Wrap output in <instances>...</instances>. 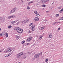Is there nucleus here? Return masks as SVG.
I'll return each instance as SVG.
<instances>
[{
	"label": "nucleus",
	"instance_id": "nucleus-4",
	"mask_svg": "<svg viewBox=\"0 0 63 63\" xmlns=\"http://www.w3.org/2000/svg\"><path fill=\"white\" fill-rule=\"evenodd\" d=\"M32 37L31 36H30L28 37L27 41L28 42H30L31 41V40H32Z\"/></svg>",
	"mask_w": 63,
	"mask_h": 63
},
{
	"label": "nucleus",
	"instance_id": "nucleus-42",
	"mask_svg": "<svg viewBox=\"0 0 63 63\" xmlns=\"http://www.w3.org/2000/svg\"><path fill=\"white\" fill-rule=\"evenodd\" d=\"M60 23V22H57V23Z\"/></svg>",
	"mask_w": 63,
	"mask_h": 63
},
{
	"label": "nucleus",
	"instance_id": "nucleus-9",
	"mask_svg": "<svg viewBox=\"0 0 63 63\" xmlns=\"http://www.w3.org/2000/svg\"><path fill=\"white\" fill-rule=\"evenodd\" d=\"M16 10V9H15V8L14 9H13L10 12V14H11V13H14V12H15V11Z\"/></svg>",
	"mask_w": 63,
	"mask_h": 63
},
{
	"label": "nucleus",
	"instance_id": "nucleus-39",
	"mask_svg": "<svg viewBox=\"0 0 63 63\" xmlns=\"http://www.w3.org/2000/svg\"><path fill=\"white\" fill-rule=\"evenodd\" d=\"M12 22V23H15V21Z\"/></svg>",
	"mask_w": 63,
	"mask_h": 63
},
{
	"label": "nucleus",
	"instance_id": "nucleus-3",
	"mask_svg": "<svg viewBox=\"0 0 63 63\" xmlns=\"http://www.w3.org/2000/svg\"><path fill=\"white\" fill-rule=\"evenodd\" d=\"M48 37L49 38H51L52 37V33H49L48 35Z\"/></svg>",
	"mask_w": 63,
	"mask_h": 63
},
{
	"label": "nucleus",
	"instance_id": "nucleus-50",
	"mask_svg": "<svg viewBox=\"0 0 63 63\" xmlns=\"http://www.w3.org/2000/svg\"><path fill=\"white\" fill-rule=\"evenodd\" d=\"M27 0V1H28V0Z\"/></svg>",
	"mask_w": 63,
	"mask_h": 63
},
{
	"label": "nucleus",
	"instance_id": "nucleus-25",
	"mask_svg": "<svg viewBox=\"0 0 63 63\" xmlns=\"http://www.w3.org/2000/svg\"><path fill=\"white\" fill-rule=\"evenodd\" d=\"M59 16V15L58 14H56V16L57 17L58 16Z\"/></svg>",
	"mask_w": 63,
	"mask_h": 63
},
{
	"label": "nucleus",
	"instance_id": "nucleus-15",
	"mask_svg": "<svg viewBox=\"0 0 63 63\" xmlns=\"http://www.w3.org/2000/svg\"><path fill=\"white\" fill-rule=\"evenodd\" d=\"M16 39H17V40H18V39L19 38V36L17 35L16 36Z\"/></svg>",
	"mask_w": 63,
	"mask_h": 63
},
{
	"label": "nucleus",
	"instance_id": "nucleus-19",
	"mask_svg": "<svg viewBox=\"0 0 63 63\" xmlns=\"http://www.w3.org/2000/svg\"><path fill=\"white\" fill-rule=\"evenodd\" d=\"M63 8L59 12L60 13H62V12H63Z\"/></svg>",
	"mask_w": 63,
	"mask_h": 63
},
{
	"label": "nucleus",
	"instance_id": "nucleus-8",
	"mask_svg": "<svg viewBox=\"0 0 63 63\" xmlns=\"http://www.w3.org/2000/svg\"><path fill=\"white\" fill-rule=\"evenodd\" d=\"M28 21H28V19H26L25 20H24V22L26 23H27V22H28Z\"/></svg>",
	"mask_w": 63,
	"mask_h": 63
},
{
	"label": "nucleus",
	"instance_id": "nucleus-33",
	"mask_svg": "<svg viewBox=\"0 0 63 63\" xmlns=\"http://www.w3.org/2000/svg\"><path fill=\"white\" fill-rule=\"evenodd\" d=\"M57 23L56 22H55L54 23V24H56Z\"/></svg>",
	"mask_w": 63,
	"mask_h": 63
},
{
	"label": "nucleus",
	"instance_id": "nucleus-1",
	"mask_svg": "<svg viewBox=\"0 0 63 63\" xmlns=\"http://www.w3.org/2000/svg\"><path fill=\"white\" fill-rule=\"evenodd\" d=\"M14 30H16L17 32L19 33H21L23 32V30L21 29L19 27L15 28Z\"/></svg>",
	"mask_w": 63,
	"mask_h": 63
},
{
	"label": "nucleus",
	"instance_id": "nucleus-6",
	"mask_svg": "<svg viewBox=\"0 0 63 63\" xmlns=\"http://www.w3.org/2000/svg\"><path fill=\"white\" fill-rule=\"evenodd\" d=\"M39 56H40V54H36L34 56V57L36 58H37V57H39Z\"/></svg>",
	"mask_w": 63,
	"mask_h": 63
},
{
	"label": "nucleus",
	"instance_id": "nucleus-17",
	"mask_svg": "<svg viewBox=\"0 0 63 63\" xmlns=\"http://www.w3.org/2000/svg\"><path fill=\"white\" fill-rule=\"evenodd\" d=\"M32 31H34L35 30V28H32Z\"/></svg>",
	"mask_w": 63,
	"mask_h": 63
},
{
	"label": "nucleus",
	"instance_id": "nucleus-35",
	"mask_svg": "<svg viewBox=\"0 0 63 63\" xmlns=\"http://www.w3.org/2000/svg\"><path fill=\"white\" fill-rule=\"evenodd\" d=\"M60 29V28H59L58 29V30H59Z\"/></svg>",
	"mask_w": 63,
	"mask_h": 63
},
{
	"label": "nucleus",
	"instance_id": "nucleus-36",
	"mask_svg": "<svg viewBox=\"0 0 63 63\" xmlns=\"http://www.w3.org/2000/svg\"><path fill=\"white\" fill-rule=\"evenodd\" d=\"M2 34H0V36H2Z\"/></svg>",
	"mask_w": 63,
	"mask_h": 63
},
{
	"label": "nucleus",
	"instance_id": "nucleus-24",
	"mask_svg": "<svg viewBox=\"0 0 63 63\" xmlns=\"http://www.w3.org/2000/svg\"><path fill=\"white\" fill-rule=\"evenodd\" d=\"M25 42V41H22V44H24V42Z\"/></svg>",
	"mask_w": 63,
	"mask_h": 63
},
{
	"label": "nucleus",
	"instance_id": "nucleus-46",
	"mask_svg": "<svg viewBox=\"0 0 63 63\" xmlns=\"http://www.w3.org/2000/svg\"><path fill=\"white\" fill-rule=\"evenodd\" d=\"M1 31V28H0V31Z\"/></svg>",
	"mask_w": 63,
	"mask_h": 63
},
{
	"label": "nucleus",
	"instance_id": "nucleus-29",
	"mask_svg": "<svg viewBox=\"0 0 63 63\" xmlns=\"http://www.w3.org/2000/svg\"><path fill=\"white\" fill-rule=\"evenodd\" d=\"M11 55V54L10 53L9 54H8V56H10Z\"/></svg>",
	"mask_w": 63,
	"mask_h": 63
},
{
	"label": "nucleus",
	"instance_id": "nucleus-16",
	"mask_svg": "<svg viewBox=\"0 0 63 63\" xmlns=\"http://www.w3.org/2000/svg\"><path fill=\"white\" fill-rule=\"evenodd\" d=\"M5 34L6 37H8V33H6Z\"/></svg>",
	"mask_w": 63,
	"mask_h": 63
},
{
	"label": "nucleus",
	"instance_id": "nucleus-2",
	"mask_svg": "<svg viewBox=\"0 0 63 63\" xmlns=\"http://www.w3.org/2000/svg\"><path fill=\"white\" fill-rule=\"evenodd\" d=\"M13 50V49L12 48H9L8 49L5 50L4 51V53H7V52H11Z\"/></svg>",
	"mask_w": 63,
	"mask_h": 63
},
{
	"label": "nucleus",
	"instance_id": "nucleus-32",
	"mask_svg": "<svg viewBox=\"0 0 63 63\" xmlns=\"http://www.w3.org/2000/svg\"><path fill=\"white\" fill-rule=\"evenodd\" d=\"M8 55H6L5 56V57H8Z\"/></svg>",
	"mask_w": 63,
	"mask_h": 63
},
{
	"label": "nucleus",
	"instance_id": "nucleus-30",
	"mask_svg": "<svg viewBox=\"0 0 63 63\" xmlns=\"http://www.w3.org/2000/svg\"><path fill=\"white\" fill-rule=\"evenodd\" d=\"M58 9H61V7H58Z\"/></svg>",
	"mask_w": 63,
	"mask_h": 63
},
{
	"label": "nucleus",
	"instance_id": "nucleus-43",
	"mask_svg": "<svg viewBox=\"0 0 63 63\" xmlns=\"http://www.w3.org/2000/svg\"><path fill=\"white\" fill-rule=\"evenodd\" d=\"M30 2L28 3V5H30Z\"/></svg>",
	"mask_w": 63,
	"mask_h": 63
},
{
	"label": "nucleus",
	"instance_id": "nucleus-22",
	"mask_svg": "<svg viewBox=\"0 0 63 63\" xmlns=\"http://www.w3.org/2000/svg\"><path fill=\"white\" fill-rule=\"evenodd\" d=\"M34 13L35 14H37V11H35L34 12Z\"/></svg>",
	"mask_w": 63,
	"mask_h": 63
},
{
	"label": "nucleus",
	"instance_id": "nucleus-31",
	"mask_svg": "<svg viewBox=\"0 0 63 63\" xmlns=\"http://www.w3.org/2000/svg\"><path fill=\"white\" fill-rule=\"evenodd\" d=\"M30 2V3H33V1H32Z\"/></svg>",
	"mask_w": 63,
	"mask_h": 63
},
{
	"label": "nucleus",
	"instance_id": "nucleus-44",
	"mask_svg": "<svg viewBox=\"0 0 63 63\" xmlns=\"http://www.w3.org/2000/svg\"><path fill=\"white\" fill-rule=\"evenodd\" d=\"M46 13H48V11H47L46 12Z\"/></svg>",
	"mask_w": 63,
	"mask_h": 63
},
{
	"label": "nucleus",
	"instance_id": "nucleus-38",
	"mask_svg": "<svg viewBox=\"0 0 63 63\" xmlns=\"http://www.w3.org/2000/svg\"><path fill=\"white\" fill-rule=\"evenodd\" d=\"M30 32H31V31H29V33H30Z\"/></svg>",
	"mask_w": 63,
	"mask_h": 63
},
{
	"label": "nucleus",
	"instance_id": "nucleus-41",
	"mask_svg": "<svg viewBox=\"0 0 63 63\" xmlns=\"http://www.w3.org/2000/svg\"><path fill=\"white\" fill-rule=\"evenodd\" d=\"M45 21H47V20L46 19H45Z\"/></svg>",
	"mask_w": 63,
	"mask_h": 63
},
{
	"label": "nucleus",
	"instance_id": "nucleus-48",
	"mask_svg": "<svg viewBox=\"0 0 63 63\" xmlns=\"http://www.w3.org/2000/svg\"><path fill=\"white\" fill-rule=\"evenodd\" d=\"M4 35H5V34H4Z\"/></svg>",
	"mask_w": 63,
	"mask_h": 63
},
{
	"label": "nucleus",
	"instance_id": "nucleus-26",
	"mask_svg": "<svg viewBox=\"0 0 63 63\" xmlns=\"http://www.w3.org/2000/svg\"><path fill=\"white\" fill-rule=\"evenodd\" d=\"M33 24V23H31L29 25L30 26H31V25H32V24Z\"/></svg>",
	"mask_w": 63,
	"mask_h": 63
},
{
	"label": "nucleus",
	"instance_id": "nucleus-34",
	"mask_svg": "<svg viewBox=\"0 0 63 63\" xmlns=\"http://www.w3.org/2000/svg\"><path fill=\"white\" fill-rule=\"evenodd\" d=\"M19 22H18V23H16V24H17V25H18V24H19Z\"/></svg>",
	"mask_w": 63,
	"mask_h": 63
},
{
	"label": "nucleus",
	"instance_id": "nucleus-23",
	"mask_svg": "<svg viewBox=\"0 0 63 63\" xmlns=\"http://www.w3.org/2000/svg\"><path fill=\"white\" fill-rule=\"evenodd\" d=\"M60 20H63V17H62L60 19Z\"/></svg>",
	"mask_w": 63,
	"mask_h": 63
},
{
	"label": "nucleus",
	"instance_id": "nucleus-28",
	"mask_svg": "<svg viewBox=\"0 0 63 63\" xmlns=\"http://www.w3.org/2000/svg\"><path fill=\"white\" fill-rule=\"evenodd\" d=\"M42 7H46V5H42Z\"/></svg>",
	"mask_w": 63,
	"mask_h": 63
},
{
	"label": "nucleus",
	"instance_id": "nucleus-14",
	"mask_svg": "<svg viewBox=\"0 0 63 63\" xmlns=\"http://www.w3.org/2000/svg\"><path fill=\"white\" fill-rule=\"evenodd\" d=\"M31 28H35V25H33L31 27Z\"/></svg>",
	"mask_w": 63,
	"mask_h": 63
},
{
	"label": "nucleus",
	"instance_id": "nucleus-13",
	"mask_svg": "<svg viewBox=\"0 0 63 63\" xmlns=\"http://www.w3.org/2000/svg\"><path fill=\"white\" fill-rule=\"evenodd\" d=\"M44 27H41L39 29V30H43V29H44Z\"/></svg>",
	"mask_w": 63,
	"mask_h": 63
},
{
	"label": "nucleus",
	"instance_id": "nucleus-27",
	"mask_svg": "<svg viewBox=\"0 0 63 63\" xmlns=\"http://www.w3.org/2000/svg\"><path fill=\"white\" fill-rule=\"evenodd\" d=\"M27 9L28 10H29L30 9V8L29 7V6H28L27 7Z\"/></svg>",
	"mask_w": 63,
	"mask_h": 63
},
{
	"label": "nucleus",
	"instance_id": "nucleus-5",
	"mask_svg": "<svg viewBox=\"0 0 63 63\" xmlns=\"http://www.w3.org/2000/svg\"><path fill=\"white\" fill-rule=\"evenodd\" d=\"M34 20L35 21H39V18L38 17H36L34 18Z\"/></svg>",
	"mask_w": 63,
	"mask_h": 63
},
{
	"label": "nucleus",
	"instance_id": "nucleus-10",
	"mask_svg": "<svg viewBox=\"0 0 63 63\" xmlns=\"http://www.w3.org/2000/svg\"><path fill=\"white\" fill-rule=\"evenodd\" d=\"M23 53H21L19 54H18V57H19L20 56H21V55H23Z\"/></svg>",
	"mask_w": 63,
	"mask_h": 63
},
{
	"label": "nucleus",
	"instance_id": "nucleus-47",
	"mask_svg": "<svg viewBox=\"0 0 63 63\" xmlns=\"http://www.w3.org/2000/svg\"><path fill=\"white\" fill-rule=\"evenodd\" d=\"M29 52H28V53H29Z\"/></svg>",
	"mask_w": 63,
	"mask_h": 63
},
{
	"label": "nucleus",
	"instance_id": "nucleus-18",
	"mask_svg": "<svg viewBox=\"0 0 63 63\" xmlns=\"http://www.w3.org/2000/svg\"><path fill=\"white\" fill-rule=\"evenodd\" d=\"M36 15L37 16H40V15L38 13L36 14Z\"/></svg>",
	"mask_w": 63,
	"mask_h": 63
},
{
	"label": "nucleus",
	"instance_id": "nucleus-49",
	"mask_svg": "<svg viewBox=\"0 0 63 63\" xmlns=\"http://www.w3.org/2000/svg\"><path fill=\"white\" fill-rule=\"evenodd\" d=\"M0 52H1V51H0Z\"/></svg>",
	"mask_w": 63,
	"mask_h": 63
},
{
	"label": "nucleus",
	"instance_id": "nucleus-12",
	"mask_svg": "<svg viewBox=\"0 0 63 63\" xmlns=\"http://www.w3.org/2000/svg\"><path fill=\"white\" fill-rule=\"evenodd\" d=\"M42 38H43V36H40L39 37L38 40H41V39H42Z\"/></svg>",
	"mask_w": 63,
	"mask_h": 63
},
{
	"label": "nucleus",
	"instance_id": "nucleus-20",
	"mask_svg": "<svg viewBox=\"0 0 63 63\" xmlns=\"http://www.w3.org/2000/svg\"><path fill=\"white\" fill-rule=\"evenodd\" d=\"M48 61V59H47L46 60H45V62H47Z\"/></svg>",
	"mask_w": 63,
	"mask_h": 63
},
{
	"label": "nucleus",
	"instance_id": "nucleus-21",
	"mask_svg": "<svg viewBox=\"0 0 63 63\" xmlns=\"http://www.w3.org/2000/svg\"><path fill=\"white\" fill-rule=\"evenodd\" d=\"M8 28H12V26H9L8 27Z\"/></svg>",
	"mask_w": 63,
	"mask_h": 63
},
{
	"label": "nucleus",
	"instance_id": "nucleus-7",
	"mask_svg": "<svg viewBox=\"0 0 63 63\" xmlns=\"http://www.w3.org/2000/svg\"><path fill=\"white\" fill-rule=\"evenodd\" d=\"M49 1V0H43L42 1V2L43 3H45L46 2H47V1Z\"/></svg>",
	"mask_w": 63,
	"mask_h": 63
},
{
	"label": "nucleus",
	"instance_id": "nucleus-11",
	"mask_svg": "<svg viewBox=\"0 0 63 63\" xmlns=\"http://www.w3.org/2000/svg\"><path fill=\"white\" fill-rule=\"evenodd\" d=\"M15 16H10L8 17V18H15Z\"/></svg>",
	"mask_w": 63,
	"mask_h": 63
},
{
	"label": "nucleus",
	"instance_id": "nucleus-37",
	"mask_svg": "<svg viewBox=\"0 0 63 63\" xmlns=\"http://www.w3.org/2000/svg\"><path fill=\"white\" fill-rule=\"evenodd\" d=\"M1 19H2V18H1V17H0V20Z\"/></svg>",
	"mask_w": 63,
	"mask_h": 63
},
{
	"label": "nucleus",
	"instance_id": "nucleus-40",
	"mask_svg": "<svg viewBox=\"0 0 63 63\" xmlns=\"http://www.w3.org/2000/svg\"><path fill=\"white\" fill-rule=\"evenodd\" d=\"M34 60V58H33L32 59V60Z\"/></svg>",
	"mask_w": 63,
	"mask_h": 63
},
{
	"label": "nucleus",
	"instance_id": "nucleus-45",
	"mask_svg": "<svg viewBox=\"0 0 63 63\" xmlns=\"http://www.w3.org/2000/svg\"><path fill=\"white\" fill-rule=\"evenodd\" d=\"M29 43H27V45H29Z\"/></svg>",
	"mask_w": 63,
	"mask_h": 63
}]
</instances>
